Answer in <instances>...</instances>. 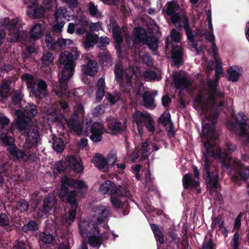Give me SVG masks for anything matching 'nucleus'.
Listing matches in <instances>:
<instances>
[{
    "instance_id": "nucleus-61",
    "label": "nucleus",
    "mask_w": 249,
    "mask_h": 249,
    "mask_svg": "<svg viewBox=\"0 0 249 249\" xmlns=\"http://www.w3.org/2000/svg\"><path fill=\"white\" fill-rule=\"evenodd\" d=\"M141 168V166L139 164L136 165L132 167L133 173L135 174V176L137 180H139L141 178V176L139 174Z\"/></svg>"
},
{
    "instance_id": "nucleus-53",
    "label": "nucleus",
    "mask_w": 249,
    "mask_h": 249,
    "mask_svg": "<svg viewBox=\"0 0 249 249\" xmlns=\"http://www.w3.org/2000/svg\"><path fill=\"white\" fill-rule=\"evenodd\" d=\"M117 160V155L116 153L114 151H111L108 154L107 157V161L111 163L112 165H114L115 163V161Z\"/></svg>"
},
{
    "instance_id": "nucleus-17",
    "label": "nucleus",
    "mask_w": 249,
    "mask_h": 249,
    "mask_svg": "<svg viewBox=\"0 0 249 249\" xmlns=\"http://www.w3.org/2000/svg\"><path fill=\"white\" fill-rule=\"evenodd\" d=\"M56 199L53 194H50L47 196L43 201V207L37 211L39 217H44L55 206Z\"/></svg>"
},
{
    "instance_id": "nucleus-52",
    "label": "nucleus",
    "mask_w": 249,
    "mask_h": 249,
    "mask_svg": "<svg viewBox=\"0 0 249 249\" xmlns=\"http://www.w3.org/2000/svg\"><path fill=\"white\" fill-rule=\"evenodd\" d=\"M148 130V131L153 133L155 131V126L154 124L153 119L152 117L150 118L149 121L146 122L144 124V127Z\"/></svg>"
},
{
    "instance_id": "nucleus-24",
    "label": "nucleus",
    "mask_w": 249,
    "mask_h": 249,
    "mask_svg": "<svg viewBox=\"0 0 249 249\" xmlns=\"http://www.w3.org/2000/svg\"><path fill=\"white\" fill-rule=\"evenodd\" d=\"M107 121L108 128L112 131L117 133H121L125 128L124 122H121L111 117L107 118Z\"/></svg>"
},
{
    "instance_id": "nucleus-37",
    "label": "nucleus",
    "mask_w": 249,
    "mask_h": 249,
    "mask_svg": "<svg viewBox=\"0 0 249 249\" xmlns=\"http://www.w3.org/2000/svg\"><path fill=\"white\" fill-rule=\"evenodd\" d=\"M86 40L83 44L86 48L93 47L97 43L99 39V37L97 35H93L90 33H87L86 36Z\"/></svg>"
},
{
    "instance_id": "nucleus-12",
    "label": "nucleus",
    "mask_w": 249,
    "mask_h": 249,
    "mask_svg": "<svg viewBox=\"0 0 249 249\" xmlns=\"http://www.w3.org/2000/svg\"><path fill=\"white\" fill-rule=\"evenodd\" d=\"M134 38L132 40L134 44H138L141 42L145 41L149 48L155 51L158 47V41L154 36L146 37V32L144 29L140 27H136L134 29Z\"/></svg>"
},
{
    "instance_id": "nucleus-20",
    "label": "nucleus",
    "mask_w": 249,
    "mask_h": 249,
    "mask_svg": "<svg viewBox=\"0 0 249 249\" xmlns=\"http://www.w3.org/2000/svg\"><path fill=\"white\" fill-rule=\"evenodd\" d=\"M173 79L176 88L178 89H185L190 84L189 76L184 72H174Z\"/></svg>"
},
{
    "instance_id": "nucleus-54",
    "label": "nucleus",
    "mask_w": 249,
    "mask_h": 249,
    "mask_svg": "<svg viewBox=\"0 0 249 249\" xmlns=\"http://www.w3.org/2000/svg\"><path fill=\"white\" fill-rule=\"evenodd\" d=\"M214 244L211 239H206L202 245V249H213Z\"/></svg>"
},
{
    "instance_id": "nucleus-46",
    "label": "nucleus",
    "mask_w": 249,
    "mask_h": 249,
    "mask_svg": "<svg viewBox=\"0 0 249 249\" xmlns=\"http://www.w3.org/2000/svg\"><path fill=\"white\" fill-rule=\"evenodd\" d=\"M53 59L54 57L52 53L49 52H46L44 53L41 58V61L42 63L47 66L51 65L52 63Z\"/></svg>"
},
{
    "instance_id": "nucleus-26",
    "label": "nucleus",
    "mask_w": 249,
    "mask_h": 249,
    "mask_svg": "<svg viewBox=\"0 0 249 249\" xmlns=\"http://www.w3.org/2000/svg\"><path fill=\"white\" fill-rule=\"evenodd\" d=\"M159 122L163 125L166 126V129H168L169 133L173 136H174L173 124L171 121V115L169 112H165L162 113L159 119Z\"/></svg>"
},
{
    "instance_id": "nucleus-14",
    "label": "nucleus",
    "mask_w": 249,
    "mask_h": 249,
    "mask_svg": "<svg viewBox=\"0 0 249 249\" xmlns=\"http://www.w3.org/2000/svg\"><path fill=\"white\" fill-rule=\"evenodd\" d=\"M120 193L112 194L110 196V202L112 206L116 209L122 208L124 205L126 198L131 197L129 191L125 188L121 187Z\"/></svg>"
},
{
    "instance_id": "nucleus-39",
    "label": "nucleus",
    "mask_w": 249,
    "mask_h": 249,
    "mask_svg": "<svg viewBox=\"0 0 249 249\" xmlns=\"http://www.w3.org/2000/svg\"><path fill=\"white\" fill-rule=\"evenodd\" d=\"M53 146L54 150L57 152H62L65 146L63 141L58 138H53Z\"/></svg>"
},
{
    "instance_id": "nucleus-13",
    "label": "nucleus",
    "mask_w": 249,
    "mask_h": 249,
    "mask_svg": "<svg viewBox=\"0 0 249 249\" xmlns=\"http://www.w3.org/2000/svg\"><path fill=\"white\" fill-rule=\"evenodd\" d=\"M45 41L49 50L56 52L61 51L73 44V41L69 39L59 38L56 42H54L50 35L45 36Z\"/></svg>"
},
{
    "instance_id": "nucleus-1",
    "label": "nucleus",
    "mask_w": 249,
    "mask_h": 249,
    "mask_svg": "<svg viewBox=\"0 0 249 249\" xmlns=\"http://www.w3.org/2000/svg\"><path fill=\"white\" fill-rule=\"evenodd\" d=\"M204 118L202 121V135L203 147L202 148V165L205 171L207 185L211 189L218 187V174L216 168L212 164V158H218L221 162L222 168L228 170L231 165L239 163V160L230 157L228 155L234 151L236 146L227 142L222 151L215 143L217 137L214 124L218 116L217 111L201 113Z\"/></svg>"
},
{
    "instance_id": "nucleus-45",
    "label": "nucleus",
    "mask_w": 249,
    "mask_h": 249,
    "mask_svg": "<svg viewBox=\"0 0 249 249\" xmlns=\"http://www.w3.org/2000/svg\"><path fill=\"white\" fill-rule=\"evenodd\" d=\"M115 79L118 82L123 80V67L120 64H117L114 69Z\"/></svg>"
},
{
    "instance_id": "nucleus-40",
    "label": "nucleus",
    "mask_w": 249,
    "mask_h": 249,
    "mask_svg": "<svg viewBox=\"0 0 249 249\" xmlns=\"http://www.w3.org/2000/svg\"><path fill=\"white\" fill-rule=\"evenodd\" d=\"M125 76L126 81L127 85L129 86L131 84V78L133 75V74H135L137 78L139 79L140 77H142L141 74H138L134 72L133 68H129L125 70Z\"/></svg>"
},
{
    "instance_id": "nucleus-41",
    "label": "nucleus",
    "mask_w": 249,
    "mask_h": 249,
    "mask_svg": "<svg viewBox=\"0 0 249 249\" xmlns=\"http://www.w3.org/2000/svg\"><path fill=\"white\" fill-rule=\"evenodd\" d=\"M119 98L120 97L118 94H112L110 93H107L104 102L106 105L108 103L111 105H113L118 100H119Z\"/></svg>"
},
{
    "instance_id": "nucleus-44",
    "label": "nucleus",
    "mask_w": 249,
    "mask_h": 249,
    "mask_svg": "<svg viewBox=\"0 0 249 249\" xmlns=\"http://www.w3.org/2000/svg\"><path fill=\"white\" fill-rule=\"evenodd\" d=\"M54 239V236H53L50 233H47L44 232H41L39 234V240L40 241L45 243V244H51Z\"/></svg>"
},
{
    "instance_id": "nucleus-34",
    "label": "nucleus",
    "mask_w": 249,
    "mask_h": 249,
    "mask_svg": "<svg viewBox=\"0 0 249 249\" xmlns=\"http://www.w3.org/2000/svg\"><path fill=\"white\" fill-rule=\"evenodd\" d=\"M230 168L238 172L241 178L244 180H246L249 177V167L243 169L242 164L239 161L238 164L236 163L233 164V165H231Z\"/></svg>"
},
{
    "instance_id": "nucleus-30",
    "label": "nucleus",
    "mask_w": 249,
    "mask_h": 249,
    "mask_svg": "<svg viewBox=\"0 0 249 249\" xmlns=\"http://www.w3.org/2000/svg\"><path fill=\"white\" fill-rule=\"evenodd\" d=\"M44 118L51 122H54L58 118L56 109L52 107L44 106L42 108Z\"/></svg>"
},
{
    "instance_id": "nucleus-23",
    "label": "nucleus",
    "mask_w": 249,
    "mask_h": 249,
    "mask_svg": "<svg viewBox=\"0 0 249 249\" xmlns=\"http://www.w3.org/2000/svg\"><path fill=\"white\" fill-rule=\"evenodd\" d=\"M122 187L110 181L107 180L100 186L99 191L103 194H110L111 196L112 194L120 193Z\"/></svg>"
},
{
    "instance_id": "nucleus-16",
    "label": "nucleus",
    "mask_w": 249,
    "mask_h": 249,
    "mask_svg": "<svg viewBox=\"0 0 249 249\" xmlns=\"http://www.w3.org/2000/svg\"><path fill=\"white\" fill-rule=\"evenodd\" d=\"M142 98V105L149 109H153L156 107L154 97L147 89L141 85L139 88V90L137 92V94H141Z\"/></svg>"
},
{
    "instance_id": "nucleus-49",
    "label": "nucleus",
    "mask_w": 249,
    "mask_h": 249,
    "mask_svg": "<svg viewBox=\"0 0 249 249\" xmlns=\"http://www.w3.org/2000/svg\"><path fill=\"white\" fill-rule=\"evenodd\" d=\"M66 12L67 10L66 8L64 7H60L57 10H56L55 14V18L56 20L57 21L59 19H61L62 18H66L65 15Z\"/></svg>"
},
{
    "instance_id": "nucleus-55",
    "label": "nucleus",
    "mask_w": 249,
    "mask_h": 249,
    "mask_svg": "<svg viewBox=\"0 0 249 249\" xmlns=\"http://www.w3.org/2000/svg\"><path fill=\"white\" fill-rule=\"evenodd\" d=\"M9 223V218L5 213L0 214V225L7 226Z\"/></svg>"
},
{
    "instance_id": "nucleus-59",
    "label": "nucleus",
    "mask_w": 249,
    "mask_h": 249,
    "mask_svg": "<svg viewBox=\"0 0 249 249\" xmlns=\"http://www.w3.org/2000/svg\"><path fill=\"white\" fill-rule=\"evenodd\" d=\"M138 56L139 57H142V61L145 64H147L148 65H150L151 64V58L148 54L146 53H145L144 54L139 53L138 54Z\"/></svg>"
},
{
    "instance_id": "nucleus-62",
    "label": "nucleus",
    "mask_w": 249,
    "mask_h": 249,
    "mask_svg": "<svg viewBox=\"0 0 249 249\" xmlns=\"http://www.w3.org/2000/svg\"><path fill=\"white\" fill-rule=\"evenodd\" d=\"M242 217V213H240L236 217L234 222V229L239 230L241 226V220Z\"/></svg>"
},
{
    "instance_id": "nucleus-58",
    "label": "nucleus",
    "mask_w": 249,
    "mask_h": 249,
    "mask_svg": "<svg viewBox=\"0 0 249 249\" xmlns=\"http://www.w3.org/2000/svg\"><path fill=\"white\" fill-rule=\"evenodd\" d=\"M21 93L16 92L12 99L13 103H14L15 105L19 106V104L21 101Z\"/></svg>"
},
{
    "instance_id": "nucleus-18",
    "label": "nucleus",
    "mask_w": 249,
    "mask_h": 249,
    "mask_svg": "<svg viewBox=\"0 0 249 249\" xmlns=\"http://www.w3.org/2000/svg\"><path fill=\"white\" fill-rule=\"evenodd\" d=\"M123 33L125 36L126 41L128 42L130 41V39L128 34L127 29L125 27H123L121 29L118 26H113L112 34L115 42L117 43L115 45V48L117 50L120 48V44L123 41Z\"/></svg>"
},
{
    "instance_id": "nucleus-63",
    "label": "nucleus",
    "mask_w": 249,
    "mask_h": 249,
    "mask_svg": "<svg viewBox=\"0 0 249 249\" xmlns=\"http://www.w3.org/2000/svg\"><path fill=\"white\" fill-rule=\"evenodd\" d=\"M239 234L237 232L234 234L232 239L233 249H238V247Z\"/></svg>"
},
{
    "instance_id": "nucleus-50",
    "label": "nucleus",
    "mask_w": 249,
    "mask_h": 249,
    "mask_svg": "<svg viewBox=\"0 0 249 249\" xmlns=\"http://www.w3.org/2000/svg\"><path fill=\"white\" fill-rule=\"evenodd\" d=\"M171 38L175 42H178L181 40V35L175 29H172L170 34Z\"/></svg>"
},
{
    "instance_id": "nucleus-25",
    "label": "nucleus",
    "mask_w": 249,
    "mask_h": 249,
    "mask_svg": "<svg viewBox=\"0 0 249 249\" xmlns=\"http://www.w3.org/2000/svg\"><path fill=\"white\" fill-rule=\"evenodd\" d=\"M67 164L75 172L80 173L83 171V167L81 160L77 159L73 156H70L65 159Z\"/></svg>"
},
{
    "instance_id": "nucleus-60",
    "label": "nucleus",
    "mask_w": 249,
    "mask_h": 249,
    "mask_svg": "<svg viewBox=\"0 0 249 249\" xmlns=\"http://www.w3.org/2000/svg\"><path fill=\"white\" fill-rule=\"evenodd\" d=\"M71 53H70L72 54V57L74 60L79 58L81 53L78 51L77 48L73 47L71 50Z\"/></svg>"
},
{
    "instance_id": "nucleus-42",
    "label": "nucleus",
    "mask_w": 249,
    "mask_h": 249,
    "mask_svg": "<svg viewBox=\"0 0 249 249\" xmlns=\"http://www.w3.org/2000/svg\"><path fill=\"white\" fill-rule=\"evenodd\" d=\"M99 60L104 66L111 65L110 54L108 52L100 53L99 54Z\"/></svg>"
},
{
    "instance_id": "nucleus-6",
    "label": "nucleus",
    "mask_w": 249,
    "mask_h": 249,
    "mask_svg": "<svg viewBox=\"0 0 249 249\" xmlns=\"http://www.w3.org/2000/svg\"><path fill=\"white\" fill-rule=\"evenodd\" d=\"M84 112L82 105H78L74 107L72 117L69 119H65L68 127L71 132L79 136H87L90 132L91 133L90 138L93 142H100L104 131L103 124L99 122L91 124V120L87 119L86 126L84 127L80 123L79 119L83 117Z\"/></svg>"
},
{
    "instance_id": "nucleus-47",
    "label": "nucleus",
    "mask_w": 249,
    "mask_h": 249,
    "mask_svg": "<svg viewBox=\"0 0 249 249\" xmlns=\"http://www.w3.org/2000/svg\"><path fill=\"white\" fill-rule=\"evenodd\" d=\"M38 225L37 223L34 221H30L26 224L24 225L22 227L23 231L27 232L29 231H34L37 230Z\"/></svg>"
},
{
    "instance_id": "nucleus-4",
    "label": "nucleus",
    "mask_w": 249,
    "mask_h": 249,
    "mask_svg": "<svg viewBox=\"0 0 249 249\" xmlns=\"http://www.w3.org/2000/svg\"><path fill=\"white\" fill-rule=\"evenodd\" d=\"M215 61V80L208 81L207 87L199 91L195 99L196 109L201 114L217 111L223 105L224 94L217 88V81L223 73L222 62L216 58Z\"/></svg>"
},
{
    "instance_id": "nucleus-32",
    "label": "nucleus",
    "mask_w": 249,
    "mask_h": 249,
    "mask_svg": "<svg viewBox=\"0 0 249 249\" xmlns=\"http://www.w3.org/2000/svg\"><path fill=\"white\" fill-rule=\"evenodd\" d=\"M183 54L182 48L180 46H174L172 49V58L174 63L176 65H179L182 62Z\"/></svg>"
},
{
    "instance_id": "nucleus-29",
    "label": "nucleus",
    "mask_w": 249,
    "mask_h": 249,
    "mask_svg": "<svg viewBox=\"0 0 249 249\" xmlns=\"http://www.w3.org/2000/svg\"><path fill=\"white\" fill-rule=\"evenodd\" d=\"M229 79L232 82H237L242 73V69L237 66L230 67L227 70Z\"/></svg>"
},
{
    "instance_id": "nucleus-36",
    "label": "nucleus",
    "mask_w": 249,
    "mask_h": 249,
    "mask_svg": "<svg viewBox=\"0 0 249 249\" xmlns=\"http://www.w3.org/2000/svg\"><path fill=\"white\" fill-rule=\"evenodd\" d=\"M88 11L89 15L97 18H99L102 17V13L98 9V6L96 5L92 1L89 2L87 5Z\"/></svg>"
},
{
    "instance_id": "nucleus-11",
    "label": "nucleus",
    "mask_w": 249,
    "mask_h": 249,
    "mask_svg": "<svg viewBox=\"0 0 249 249\" xmlns=\"http://www.w3.org/2000/svg\"><path fill=\"white\" fill-rule=\"evenodd\" d=\"M204 38L208 42L211 43L212 50L214 60H215V58H218L216 54L217 47L214 43L215 38L213 33L206 34V32L204 31L199 30L194 34V33L192 31L191 38H188L189 40L188 44L190 46L195 49L196 53L198 54L202 51V48L201 44L199 45L197 42L198 41L200 42L202 41Z\"/></svg>"
},
{
    "instance_id": "nucleus-5",
    "label": "nucleus",
    "mask_w": 249,
    "mask_h": 249,
    "mask_svg": "<svg viewBox=\"0 0 249 249\" xmlns=\"http://www.w3.org/2000/svg\"><path fill=\"white\" fill-rule=\"evenodd\" d=\"M68 187L77 188L82 195L86 194L88 190V186L84 181L75 180L67 177L62 178L61 188L58 192V195L62 201H67L71 205L68 213L64 214L62 218L63 223L67 225H70L74 221L78 206L76 192L72 191L68 193Z\"/></svg>"
},
{
    "instance_id": "nucleus-9",
    "label": "nucleus",
    "mask_w": 249,
    "mask_h": 249,
    "mask_svg": "<svg viewBox=\"0 0 249 249\" xmlns=\"http://www.w3.org/2000/svg\"><path fill=\"white\" fill-rule=\"evenodd\" d=\"M166 5V9L163 10V12L171 17L172 22L175 26L183 27L185 30L187 38H191L192 31L190 30L189 23L186 16L178 15L176 13L178 9V5L175 1L168 2Z\"/></svg>"
},
{
    "instance_id": "nucleus-28",
    "label": "nucleus",
    "mask_w": 249,
    "mask_h": 249,
    "mask_svg": "<svg viewBox=\"0 0 249 249\" xmlns=\"http://www.w3.org/2000/svg\"><path fill=\"white\" fill-rule=\"evenodd\" d=\"M96 167L103 172H107L108 170L107 159L102 155H97L92 160Z\"/></svg>"
},
{
    "instance_id": "nucleus-27",
    "label": "nucleus",
    "mask_w": 249,
    "mask_h": 249,
    "mask_svg": "<svg viewBox=\"0 0 249 249\" xmlns=\"http://www.w3.org/2000/svg\"><path fill=\"white\" fill-rule=\"evenodd\" d=\"M45 10L37 4H33L32 6H28L27 13L31 17L35 18H41L45 14Z\"/></svg>"
},
{
    "instance_id": "nucleus-33",
    "label": "nucleus",
    "mask_w": 249,
    "mask_h": 249,
    "mask_svg": "<svg viewBox=\"0 0 249 249\" xmlns=\"http://www.w3.org/2000/svg\"><path fill=\"white\" fill-rule=\"evenodd\" d=\"M197 179H193L189 174L185 175L182 179L183 186L186 189L196 188L199 186V183Z\"/></svg>"
},
{
    "instance_id": "nucleus-31",
    "label": "nucleus",
    "mask_w": 249,
    "mask_h": 249,
    "mask_svg": "<svg viewBox=\"0 0 249 249\" xmlns=\"http://www.w3.org/2000/svg\"><path fill=\"white\" fill-rule=\"evenodd\" d=\"M224 218L221 215H218L213 220L212 226L213 229H215L217 231H221L224 234L227 235L228 231L224 227Z\"/></svg>"
},
{
    "instance_id": "nucleus-2",
    "label": "nucleus",
    "mask_w": 249,
    "mask_h": 249,
    "mask_svg": "<svg viewBox=\"0 0 249 249\" xmlns=\"http://www.w3.org/2000/svg\"><path fill=\"white\" fill-rule=\"evenodd\" d=\"M37 113V107L33 104L26 106L23 112L18 109L15 110V114L17 116V128L21 134L27 136L26 142L23 146V151L14 144V139L13 137L4 134H2L0 136L2 144L9 145L7 150L13 159H22L24 161L29 160L31 158V155H28L25 152L32 147L37 146L40 143L38 127L37 125L33 124L30 120V119L34 117Z\"/></svg>"
},
{
    "instance_id": "nucleus-8",
    "label": "nucleus",
    "mask_w": 249,
    "mask_h": 249,
    "mask_svg": "<svg viewBox=\"0 0 249 249\" xmlns=\"http://www.w3.org/2000/svg\"><path fill=\"white\" fill-rule=\"evenodd\" d=\"M59 61L64 67L59 80L60 85L53 88V91L58 97H71V94L68 89L67 81L73 75L75 67L74 60L70 52L65 51L60 55Z\"/></svg>"
},
{
    "instance_id": "nucleus-22",
    "label": "nucleus",
    "mask_w": 249,
    "mask_h": 249,
    "mask_svg": "<svg viewBox=\"0 0 249 249\" xmlns=\"http://www.w3.org/2000/svg\"><path fill=\"white\" fill-rule=\"evenodd\" d=\"M97 71L98 66L96 62L94 60H89L87 65H83L82 67V81L86 83H88V81L86 80L87 75L94 76Z\"/></svg>"
},
{
    "instance_id": "nucleus-51",
    "label": "nucleus",
    "mask_w": 249,
    "mask_h": 249,
    "mask_svg": "<svg viewBox=\"0 0 249 249\" xmlns=\"http://www.w3.org/2000/svg\"><path fill=\"white\" fill-rule=\"evenodd\" d=\"M142 76L147 81L155 80L156 77V74L154 71H146L144 72Z\"/></svg>"
},
{
    "instance_id": "nucleus-43",
    "label": "nucleus",
    "mask_w": 249,
    "mask_h": 249,
    "mask_svg": "<svg viewBox=\"0 0 249 249\" xmlns=\"http://www.w3.org/2000/svg\"><path fill=\"white\" fill-rule=\"evenodd\" d=\"M151 229L154 233L156 240L160 244L163 242V234L159 230L158 226L155 224L151 225Z\"/></svg>"
},
{
    "instance_id": "nucleus-19",
    "label": "nucleus",
    "mask_w": 249,
    "mask_h": 249,
    "mask_svg": "<svg viewBox=\"0 0 249 249\" xmlns=\"http://www.w3.org/2000/svg\"><path fill=\"white\" fill-rule=\"evenodd\" d=\"M123 33L125 36L126 41L128 42L130 41V39L128 34L127 29L125 27H123L121 29L118 26H113L112 34L115 42L117 43L115 45V48L117 50L120 48V44L123 41Z\"/></svg>"
},
{
    "instance_id": "nucleus-56",
    "label": "nucleus",
    "mask_w": 249,
    "mask_h": 249,
    "mask_svg": "<svg viewBox=\"0 0 249 249\" xmlns=\"http://www.w3.org/2000/svg\"><path fill=\"white\" fill-rule=\"evenodd\" d=\"M104 112V109L103 108V106L102 105H99L93 109L92 111V114L94 116H98L102 114Z\"/></svg>"
},
{
    "instance_id": "nucleus-3",
    "label": "nucleus",
    "mask_w": 249,
    "mask_h": 249,
    "mask_svg": "<svg viewBox=\"0 0 249 249\" xmlns=\"http://www.w3.org/2000/svg\"><path fill=\"white\" fill-rule=\"evenodd\" d=\"M109 215V211L105 205H98L93 208L92 221L83 220L79 224L81 236L88 238L89 244L93 247H99L102 243L112 236L114 240L118 235L109 231L106 221Z\"/></svg>"
},
{
    "instance_id": "nucleus-10",
    "label": "nucleus",
    "mask_w": 249,
    "mask_h": 249,
    "mask_svg": "<svg viewBox=\"0 0 249 249\" xmlns=\"http://www.w3.org/2000/svg\"><path fill=\"white\" fill-rule=\"evenodd\" d=\"M21 78L36 97L42 99L46 96L48 85L45 81L29 73L22 74Z\"/></svg>"
},
{
    "instance_id": "nucleus-7",
    "label": "nucleus",
    "mask_w": 249,
    "mask_h": 249,
    "mask_svg": "<svg viewBox=\"0 0 249 249\" xmlns=\"http://www.w3.org/2000/svg\"><path fill=\"white\" fill-rule=\"evenodd\" d=\"M9 22V23L6 27L9 30L10 41L14 42L19 40L22 44L26 46L29 53L34 52L35 50V42L39 39L42 34V28L41 24L39 23L34 24L30 30V36H28L27 33L24 31L19 33V30L21 28L19 20L15 19L9 22L8 18L4 19V24L6 25Z\"/></svg>"
},
{
    "instance_id": "nucleus-35",
    "label": "nucleus",
    "mask_w": 249,
    "mask_h": 249,
    "mask_svg": "<svg viewBox=\"0 0 249 249\" xmlns=\"http://www.w3.org/2000/svg\"><path fill=\"white\" fill-rule=\"evenodd\" d=\"M97 90L96 92V100L100 101L105 95V81L103 78H100L97 82Z\"/></svg>"
},
{
    "instance_id": "nucleus-57",
    "label": "nucleus",
    "mask_w": 249,
    "mask_h": 249,
    "mask_svg": "<svg viewBox=\"0 0 249 249\" xmlns=\"http://www.w3.org/2000/svg\"><path fill=\"white\" fill-rule=\"evenodd\" d=\"M65 24L64 21H61L57 23L53 26V30L55 33H60L61 32L62 28Z\"/></svg>"
},
{
    "instance_id": "nucleus-38",
    "label": "nucleus",
    "mask_w": 249,
    "mask_h": 249,
    "mask_svg": "<svg viewBox=\"0 0 249 249\" xmlns=\"http://www.w3.org/2000/svg\"><path fill=\"white\" fill-rule=\"evenodd\" d=\"M11 82L9 80H3L0 86V95L1 97H6L10 91L9 86Z\"/></svg>"
},
{
    "instance_id": "nucleus-15",
    "label": "nucleus",
    "mask_w": 249,
    "mask_h": 249,
    "mask_svg": "<svg viewBox=\"0 0 249 249\" xmlns=\"http://www.w3.org/2000/svg\"><path fill=\"white\" fill-rule=\"evenodd\" d=\"M151 116L148 113H142L139 111H135L132 116L133 121L137 126L139 134L141 138H142L144 124L146 122H149Z\"/></svg>"
},
{
    "instance_id": "nucleus-21",
    "label": "nucleus",
    "mask_w": 249,
    "mask_h": 249,
    "mask_svg": "<svg viewBox=\"0 0 249 249\" xmlns=\"http://www.w3.org/2000/svg\"><path fill=\"white\" fill-rule=\"evenodd\" d=\"M150 145L148 141L142 142L139 150L136 149L132 155V160L134 161L137 159L143 160L147 158L150 154Z\"/></svg>"
},
{
    "instance_id": "nucleus-48",
    "label": "nucleus",
    "mask_w": 249,
    "mask_h": 249,
    "mask_svg": "<svg viewBox=\"0 0 249 249\" xmlns=\"http://www.w3.org/2000/svg\"><path fill=\"white\" fill-rule=\"evenodd\" d=\"M16 207L18 211L22 213L26 212L28 209V204L26 201L23 199L20 200L17 202Z\"/></svg>"
},
{
    "instance_id": "nucleus-64",
    "label": "nucleus",
    "mask_w": 249,
    "mask_h": 249,
    "mask_svg": "<svg viewBox=\"0 0 249 249\" xmlns=\"http://www.w3.org/2000/svg\"><path fill=\"white\" fill-rule=\"evenodd\" d=\"M26 245L22 241H17L15 243L14 249H25Z\"/></svg>"
}]
</instances>
